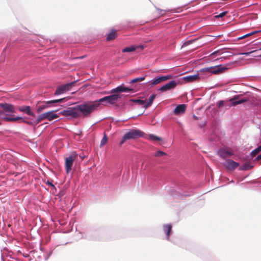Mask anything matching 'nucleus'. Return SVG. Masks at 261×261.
<instances>
[{
	"instance_id": "ea45409f",
	"label": "nucleus",
	"mask_w": 261,
	"mask_h": 261,
	"mask_svg": "<svg viewBox=\"0 0 261 261\" xmlns=\"http://www.w3.org/2000/svg\"><path fill=\"white\" fill-rule=\"evenodd\" d=\"M256 159L257 161H259V160H261V154L258 155Z\"/></svg>"
},
{
	"instance_id": "a19ab883",
	"label": "nucleus",
	"mask_w": 261,
	"mask_h": 261,
	"mask_svg": "<svg viewBox=\"0 0 261 261\" xmlns=\"http://www.w3.org/2000/svg\"><path fill=\"white\" fill-rule=\"evenodd\" d=\"M254 57H261V54H257L256 55H254Z\"/></svg>"
},
{
	"instance_id": "6e6552de",
	"label": "nucleus",
	"mask_w": 261,
	"mask_h": 261,
	"mask_svg": "<svg viewBox=\"0 0 261 261\" xmlns=\"http://www.w3.org/2000/svg\"><path fill=\"white\" fill-rule=\"evenodd\" d=\"M65 99V98H63L59 99L43 101L41 102L42 104L38 107L37 109V112L39 113L43 111L44 109L48 108L50 104L63 102Z\"/></svg>"
},
{
	"instance_id": "9d476101",
	"label": "nucleus",
	"mask_w": 261,
	"mask_h": 261,
	"mask_svg": "<svg viewBox=\"0 0 261 261\" xmlns=\"http://www.w3.org/2000/svg\"><path fill=\"white\" fill-rule=\"evenodd\" d=\"M77 157L76 154H71L65 159V169L66 173H68L72 169L73 162Z\"/></svg>"
},
{
	"instance_id": "412c9836",
	"label": "nucleus",
	"mask_w": 261,
	"mask_h": 261,
	"mask_svg": "<svg viewBox=\"0 0 261 261\" xmlns=\"http://www.w3.org/2000/svg\"><path fill=\"white\" fill-rule=\"evenodd\" d=\"M155 97H156V94H153L149 96L147 102H145V104L144 106V108L146 109V108H148L149 107H150L152 104L153 101L154 99H155Z\"/></svg>"
},
{
	"instance_id": "20e7f679",
	"label": "nucleus",
	"mask_w": 261,
	"mask_h": 261,
	"mask_svg": "<svg viewBox=\"0 0 261 261\" xmlns=\"http://www.w3.org/2000/svg\"><path fill=\"white\" fill-rule=\"evenodd\" d=\"M119 97V95L113 94L110 96H105L95 101L98 103L99 107L100 104H103V105H106V103H110L111 105L115 104Z\"/></svg>"
},
{
	"instance_id": "f704fd0d",
	"label": "nucleus",
	"mask_w": 261,
	"mask_h": 261,
	"mask_svg": "<svg viewBox=\"0 0 261 261\" xmlns=\"http://www.w3.org/2000/svg\"><path fill=\"white\" fill-rule=\"evenodd\" d=\"M257 51V50H252V51H251L249 52L244 53H242V54L244 55L245 56H249L250 54H251L252 53H256Z\"/></svg>"
},
{
	"instance_id": "4be33fe9",
	"label": "nucleus",
	"mask_w": 261,
	"mask_h": 261,
	"mask_svg": "<svg viewBox=\"0 0 261 261\" xmlns=\"http://www.w3.org/2000/svg\"><path fill=\"white\" fill-rule=\"evenodd\" d=\"M172 229V225L171 224H167L164 226V232L167 234V239L168 240L169 238V236L170 232Z\"/></svg>"
},
{
	"instance_id": "f8f14e48",
	"label": "nucleus",
	"mask_w": 261,
	"mask_h": 261,
	"mask_svg": "<svg viewBox=\"0 0 261 261\" xmlns=\"http://www.w3.org/2000/svg\"><path fill=\"white\" fill-rule=\"evenodd\" d=\"M171 78H172V76L169 75L157 77L152 80V81L151 82V85H157V84L161 83L163 81H167L169 79H171Z\"/></svg>"
},
{
	"instance_id": "37998d69",
	"label": "nucleus",
	"mask_w": 261,
	"mask_h": 261,
	"mask_svg": "<svg viewBox=\"0 0 261 261\" xmlns=\"http://www.w3.org/2000/svg\"><path fill=\"white\" fill-rule=\"evenodd\" d=\"M257 51L261 50V47H260V48H259L258 49H257Z\"/></svg>"
},
{
	"instance_id": "423d86ee",
	"label": "nucleus",
	"mask_w": 261,
	"mask_h": 261,
	"mask_svg": "<svg viewBox=\"0 0 261 261\" xmlns=\"http://www.w3.org/2000/svg\"><path fill=\"white\" fill-rule=\"evenodd\" d=\"M62 115L69 116L72 118H76L79 117V113L77 106L73 108H68L67 110L61 112Z\"/></svg>"
},
{
	"instance_id": "f3484780",
	"label": "nucleus",
	"mask_w": 261,
	"mask_h": 261,
	"mask_svg": "<svg viewBox=\"0 0 261 261\" xmlns=\"http://www.w3.org/2000/svg\"><path fill=\"white\" fill-rule=\"evenodd\" d=\"M237 99L238 97L234 96L229 100V101L231 102V106H236L238 105H240L246 102L248 100V99L246 98L241 99L238 100H237Z\"/></svg>"
},
{
	"instance_id": "bb28decb",
	"label": "nucleus",
	"mask_w": 261,
	"mask_h": 261,
	"mask_svg": "<svg viewBox=\"0 0 261 261\" xmlns=\"http://www.w3.org/2000/svg\"><path fill=\"white\" fill-rule=\"evenodd\" d=\"M261 151V145L258 146L257 148L252 150L251 152V155L252 156H255L257 153H258Z\"/></svg>"
},
{
	"instance_id": "7c9ffc66",
	"label": "nucleus",
	"mask_w": 261,
	"mask_h": 261,
	"mask_svg": "<svg viewBox=\"0 0 261 261\" xmlns=\"http://www.w3.org/2000/svg\"><path fill=\"white\" fill-rule=\"evenodd\" d=\"M256 32H255H255H251V33H250L247 34H246V35H244V36H242V37H239V39H244V38H246V37H249V36H251V35H253V34H255Z\"/></svg>"
},
{
	"instance_id": "2eb2a0df",
	"label": "nucleus",
	"mask_w": 261,
	"mask_h": 261,
	"mask_svg": "<svg viewBox=\"0 0 261 261\" xmlns=\"http://www.w3.org/2000/svg\"><path fill=\"white\" fill-rule=\"evenodd\" d=\"M187 106L185 104L178 105L174 110V114L175 115H179L183 114L185 112Z\"/></svg>"
},
{
	"instance_id": "c85d7f7f",
	"label": "nucleus",
	"mask_w": 261,
	"mask_h": 261,
	"mask_svg": "<svg viewBox=\"0 0 261 261\" xmlns=\"http://www.w3.org/2000/svg\"><path fill=\"white\" fill-rule=\"evenodd\" d=\"M130 101L133 102H136L138 103L139 105H143V106L145 104V101L144 100H141V99H132Z\"/></svg>"
},
{
	"instance_id": "39448f33",
	"label": "nucleus",
	"mask_w": 261,
	"mask_h": 261,
	"mask_svg": "<svg viewBox=\"0 0 261 261\" xmlns=\"http://www.w3.org/2000/svg\"><path fill=\"white\" fill-rule=\"evenodd\" d=\"M59 117V116L57 114L54 113L53 111H49L46 113H44L38 116V118L36 121V124H38L41 121L45 119L51 121L55 119L58 118Z\"/></svg>"
},
{
	"instance_id": "aec40b11",
	"label": "nucleus",
	"mask_w": 261,
	"mask_h": 261,
	"mask_svg": "<svg viewBox=\"0 0 261 261\" xmlns=\"http://www.w3.org/2000/svg\"><path fill=\"white\" fill-rule=\"evenodd\" d=\"M117 36V31L114 29L111 30V32L107 35V40L110 41L114 40Z\"/></svg>"
},
{
	"instance_id": "c756f323",
	"label": "nucleus",
	"mask_w": 261,
	"mask_h": 261,
	"mask_svg": "<svg viewBox=\"0 0 261 261\" xmlns=\"http://www.w3.org/2000/svg\"><path fill=\"white\" fill-rule=\"evenodd\" d=\"M166 153L162 151H161V150H159L158 151H156L155 154H154V156H163L164 155H166Z\"/></svg>"
},
{
	"instance_id": "1a4fd4ad",
	"label": "nucleus",
	"mask_w": 261,
	"mask_h": 261,
	"mask_svg": "<svg viewBox=\"0 0 261 261\" xmlns=\"http://www.w3.org/2000/svg\"><path fill=\"white\" fill-rule=\"evenodd\" d=\"M144 133L139 129H130L129 132H127L124 135L125 138L128 140L135 139L143 135Z\"/></svg>"
},
{
	"instance_id": "4c0bfd02",
	"label": "nucleus",
	"mask_w": 261,
	"mask_h": 261,
	"mask_svg": "<svg viewBox=\"0 0 261 261\" xmlns=\"http://www.w3.org/2000/svg\"><path fill=\"white\" fill-rule=\"evenodd\" d=\"M46 184H47L48 185H49V186H51V187H53L55 188L54 185L52 184V182H50V181H48H48H47V182H46Z\"/></svg>"
},
{
	"instance_id": "f257e3e1",
	"label": "nucleus",
	"mask_w": 261,
	"mask_h": 261,
	"mask_svg": "<svg viewBox=\"0 0 261 261\" xmlns=\"http://www.w3.org/2000/svg\"><path fill=\"white\" fill-rule=\"evenodd\" d=\"M0 107L2 108L3 117L2 119L8 122H15L19 119H22L21 117H16L15 118L10 117L12 116L11 113H15V108L14 106L8 103H0Z\"/></svg>"
},
{
	"instance_id": "6ab92c4d",
	"label": "nucleus",
	"mask_w": 261,
	"mask_h": 261,
	"mask_svg": "<svg viewBox=\"0 0 261 261\" xmlns=\"http://www.w3.org/2000/svg\"><path fill=\"white\" fill-rule=\"evenodd\" d=\"M199 79V77L198 74L190 75L183 77V80L185 81L186 82H192L198 80Z\"/></svg>"
},
{
	"instance_id": "79ce46f5",
	"label": "nucleus",
	"mask_w": 261,
	"mask_h": 261,
	"mask_svg": "<svg viewBox=\"0 0 261 261\" xmlns=\"http://www.w3.org/2000/svg\"><path fill=\"white\" fill-rule=\"evenodd\" d=\"M0 117L2 119L3 117V112L0 111Z\"/></svg>"
},
{
	"instance_id": "5701e85b",
	"label": "nucleus",
	"mask_w": 261,
	"mask_h": 261,
	"mask_svg": "<svg viewBox=\"0 0 261 261\" xmlns=\"http://www.w3.org/2000/svg\"><path fill=\"white\" fill-rule=\"evenodd\" d=\"M145 79V76H142V77H137V78H135V79L132 80L129 83L130 84H134L137 82H142V81H144Z\"/></svg>"
},
{
	"instance_id": "9b49d317",
	"label": "nucleus",
	"mask_w": 261,
	"mask_h": 261,
	"mask_svg": "<svg viewBox=\"0 0 261 261\" xmlns=\"http://www.w3.org/2000/svg\"><path fill=\"white\" fill-rule=\"evenodd\" d=\"M177 83L176 81H172L169 83L160 87L159 90L161 91V92H165L168 90H170L171 89H174L177 86Z\"/></svg>"
},
{
	"instance_id": "7ed1b4c3",
	"label": "nucleus",
	"mask_w": 261,
	"mask_h": 261,
	"mask_svg": "<svg viewBox=\"0 0 261 261\" xmlns=\"http://www.w3.org/2000/svg\"><path fill=\"white\" fill-rule=\"evenodd\" d=\"M229 68L227 65H219L215 66H211L202 68L201 71H207L214 74H219L222 73Z\"/></svg>"
},
{
	"instance_id": "a878e982",
	"label": "nucleus",
	"mask_w": 261,
	"mask_h": 261,
	"mask_svg": "<svg viewBox=\"0 0 261 261\" xmlns=\"http://www.w3.org/2000/svg\"><path fill=\"white\" fill-rule=\"evenodd\" d=\"M136 50V47L131 46V47H127L122 49V52L126 53V52H132Z\"/></svg>"
},
{
	"instance_id": "4468645a",
	"label": "nucleus",
	"mask_w": 261,
	"mask_h": 261,
	"mask_svg": "<svg viewBox=\"0 0 261 261\" xmlns=\"http://www.w3.org/2000/svg\"><path fill=\"white\" fill-rule=\"evenodd\" d=\"M18 110L21 112H23L28 115L31 116H34L35 114L31 111V107L29 106H23L21 107H19L18 108Z\"/></svg>"
},
{
	"instance_id": "393cba45",
	"label": "nucleus",
	"mask_w": 261,
	"mask_h": 261,
	"mask_svg": "<svg viewBox=\"0 0 261 261\" xmlns=\"http://www.w3.org/2000/svg\"><path fill=\"white\" fill-rule=\"evenodd\" d=\"M149 139L151 141H161L162 139L154 135H150L149 136Z\"/></svg>"
},
{
	"instance_id": "f03ea898",
	"label": "nucleus",
	"mask_w": 261,
	"mask_h": 261,
	"mask_svg": "<svg viewBox=\"0 0 261 261\" xmlns=\"http://www.w3.org/2000/svg\"><path fill=\"white\" fill-rule=\"evenodd\" d=\"M77 107L79 116L82 113L84 116H87L94 111L97 110L98 103L96 102V101H90L77 105Z\"/></svg>"
},
{
	"instance_id": "ddd939ff",
	"label": "nucleus",
	"mask_w": 261,
	"mask_h": 261,
	"mask_svg": "<svg viewBox=\"0 0 261 261\" xmlns=\"http://www.w3.org/2000/svg\"><path fill=\"white\" fill-rule=\"evenodd\" d=\"M225 166L227 169L233 170L239 166V164L232 160H228L226 161Z\"/></svg>"
},
{
	"instance_id": "58836bf2",
	"label": "nucleus",
	"mask_w": 261,
	"mask_h": 261,
	"mask_svg": "<svg viewBox=\"0 0 261 261\" xmlns=\"http://www.w3.org/2000/svg\"><path fill=\"white\" fill-rule=\"evenodd\" d=\"M21 120H22V122H23L24 123H26L28 124H31L32 123H30L29 122L24 120L23 118H22V119H21Z\"/></svg>"
},
{
	"instance_id": "0eeeda50",
	"label": "nucleus",
	"mask_w": 261,
	"mask_h": 261,
	"mask_svg": "<svg viewBox=\"0 0 261 261\" xmlns=\"http://www.w3.org/2000/svg\"><path fill=\"white\" fill-rule=\"evenodd\" d=\"M76 81L72 82L66 84L62 85L59 86L56 89L54 94L55 95L63 94L67 91H69L71 88L74 86Z\"/></svg>"
},
{
	"instance_id": "cd10ccee",
	"label": "nucleus",
	"mask_w": 261,
	"mask_h": 261,
	"mask_svg": "<svg viewBox=\"0 0 261 261\" xmlns=\"http://www.w3.org/2000/svg\"><path fill=\"white\" fill-rule=\"evenodd\" d=\"M252 167V166H250L248 163H246L241 167V169L243 170H247L251 169Z\"/></svg>"
},
{
	"instance_id": "2f4dec72",
	"label": "nucleus",
	"mask_w": 261,
	"mask_h": 261,
	"mask_svg": "<svg viewBox=\"0 0 261 261\" xmlns=\"http://www.w3.org/2000/svg\"><path fill=\"white\" fill-rule=\"evenodd\" d=\"M227 13V11L223 12L222 13H221L219 15L215 16L216 18H221L224 16Z\"/></svg>"
},
{
	"instance_id": "e433bc0d",
	"label": "nucleus",
	"mask_w": 261,
	"mask_h": 261,
	"mask_svg": "<svg viewBox=\"0 0 261 261\" xmlns=\"http://www.w3.org/2000/svg\"><path fill=\"white\" fill-rule=\"evenodd\" d=\"M220 50H217V51H214V53H212L210 55V56H213L215 55H217V54H220Z\"/></svg>"
},
{
	"instance_id": "c03bdc74",
	"label": "nucleus",
	"mask_w": 261,
	"mask_h": 261,
	"mask_svg": "<svg viewBox=\"0 0 261 261\" xmlns=\"http://www.w3.org/2000/svg\"><path fill=\"white\" fill-rule=\"evenodd\" d=\"M195 119H197V117L196 116H194Z\"/></svg>"
},
{
	"instance_id": "dca6fc26",
	"label": "nucleus",
	"mask_w": 261,
	"mask_h": 261,
	"mask_svg": "<svg viewBox=\"0 0 261 261\" xmlns=\"http://www.w3.org/2000/svg\"><path fill=\"white\" fill-rule=\"evenodd\" d=\"M132 90V89L124 87L123 85H120L111 90V93H118L123 92H129Z\"/></svg>"
},
{
	"instance_id": "473e14b6",
	"label": "nucleus",
	"mask_w": 261,
	"mask_h": 261,
	"mask_svg": "<svg viewBox=\"0 0 261 261\" xmlns=\"http://www.w3.org/2000/svg\"><path fill=\"white\" fill-rule=\"evenodd\" d=\"M194 41V40H189L187 42H185L183 45H182V46H187L189 44H191V43H192V42Z\"/></svg>"
},
{
	"instance_id": "c9c22d12",
	"label": "nucleus",
	"mask_w": 261,
	"mask_h": 261,
	"mask_svg": "<svg viewBox=\"0 0 261 261\" xmlns=\"http://www.w3.org/2000/svg\"><path fill=\"white\" fill-rule=\"evenodd\" d=\"M224 101L223 100H221V101H219L218 102V107L219 108H220L221 107H222L223 105H224Z\"/></svg>"
},
{
	"instance_id": "b1692460",
	"label": "nucleus",
	"mask_w": 261,
	"mask_h": 261,
	"mask_svg": "<svg viewBox=\"0 0 261 261\" xmlns=\"http://www.w3.org/2000/svg\"><path fill=\"white\" fill-rule=\"evenodd\" d=\"M108 137L106 134H104L103 138H102L101 141H100V147H102L105 145L106 144V143L108 142Z\"/></svg>"
},
{
	"instance_id": "a211bd4d",
	"label": "nucleus",
	"mask_w": 261,
	"mask_h": 261,
	"mask_svg": "<svg viewBox=\"0 0 261 261\" xmlns=\"http://www.w3.org/2000/svg\"><path fill=\"white\" fill-rule=\"evenodd\" d=\"M218 153L223 159H226L233 155V153L229 150L223 149L219 151Z\"/></svg>"
},
{
	"instance_id": "72a5a7b5",
	"label": "nucleus",
	"mask_w": 261,
	"mask_h": 261,
	"mask_svg": "<svg viewBox=\"0 0 261 261\" xmlns=\"http://www.w3.org/2000/svg\"><path fill=\"white\" fill-rule=\"evenodd\" d=\"M128 139L127 138H125V136L124 135L121 141L119 143V145L121 146Z\"/></svg>"
}]
</instances>
